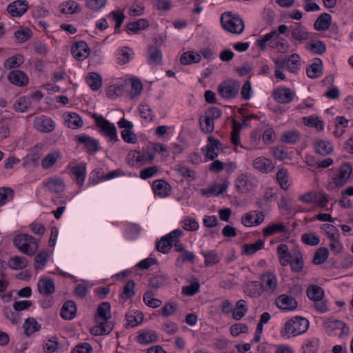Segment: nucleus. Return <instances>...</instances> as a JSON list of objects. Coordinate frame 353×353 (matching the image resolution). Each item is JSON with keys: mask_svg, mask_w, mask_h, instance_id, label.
<instances>
[{"mask_svg": "<svg viewBox=\"0 0 353 353\" xmlns=\"http://www.w3.org/2000/svg\"><path fill=\"white\" fill-rule=\"evenodd\" d=\"M126 322L128 326L132 327L139 325L143 321V314L139 311H130L126 316Z\"/></svg>", "mask_w": 353, "mask_h": 353, "instance_id": "nucleus-50", "label": "nucleus"}, {"mask_svg": "<svg viewBox=\"0 0 353 353\" xmlns=\"http://www.w3.org/2000/svg\"><path fill=\"white\" fill-rule=\"evenodd\" d=\"M77 313V307L75 303L72 301H66L61 310V316L63 319L70 320L72 319Z\"/></svg>", "mask_w": 353, "mask_h": 353, "instance_id": "nucleus-43", "label": "nucleus"}, {"mask_svg": "<svg viewBox=\"0 0 353 353\" xmlns=\"http://www.w3.org/2000/svg\"><path fill=\"white\" fill-rule=\"evenodd\" d=\"M257 180L245 174H240L235 181L236 190L242 194H248L255 190L257 187Z\"/></svg>", "mask_w": 353, "mask_h": 353, "instance_id": "nucleus-10", "label": "nucleus"}, {"mask_svg": "<svg viewBox=\"0 0 353 353\" xmlns=\"http://www.w3.org/2000/svg\"><path fill=\"white\" fill-rule=\"evenodd\" d=\"M302 119L305 125L309 128H314L319 132L323 131L324 123L319 117L315 115H311L303 117Z\"/></svg>", "mask_w": 353, "mask_h": 353, "instance_id": "nucleus-42", "label": "nucleus"}, {"mask_svg": "<svg viewBox=\"0 0 353 353\" xmlns=\"http://www.w3.org/2000/svg\"><path fill=\"white\" fill-rule=\"evenodd\" d=\"M61 158V152L59 150H54L49 152L41 161V166L44 169H49Z\"/></svg>", "mask_w": 353, "mask_h": 353, "instance_id": "nucleus-32", "label": "nucleus"}, {"mask_svg": "<svg viewBox=\"0 0 353 353\" xmlns=\"http://www.w3.org/2000/svg\"><path fill=\"white\" fill-rule=\"evenodd\" d=\"M110 317V305L106 302L101 303L98 307L97 314L95 316V321L99 323H101V321L109 322L108 320Z\"/></svg>", "mask_w": 353, "mask_h": 353, "instance_id": "nucleus-40", "label": "nucleus"}, {"mask_svg": "<svg viewBox=\"0 0 353 353\" xmlns=\"http://www.w3.org/2000/svg\"><path fill=\"white\" fill-rule=\"evenodd\" d=\"M276 180L281 188L283 190H288L292 184L289 173L285 168H281L276 173Z\"/></svg>", "mask_w": 353, "mask_h": 353, "instance_id": "nucleus-52", "label": "nucleus"}, {"mask_svg": "<svg viewBox=\"0 0 353 353\" xmlns=\"http://www.w3.org/2000/svg\"><path fill=\"white\" fill-rule=\"evenodd\" d=\"M49 255L46 251H40L34 257V267L37 270H42L46 267Z\"/></svg>", "mask_w": 353, "mask_h": 353, "instance_id": "nucleus-62", "label": "nucleus"}, {"mask_svg": "<svg viewBox=\"0 0 353 353\" xmlns=\"http://www.w3.org/2000/svg\"><path fill=\"white\" fill-rule=\"evenodd\" d=\"M183 234L181 230L176 229L165 235L157 245L158 251L162 253H168L173 246V243H176Z\"/></svg>", "mask_w": 353, "mask_h": 353, "instance_id": "nucleus-9", "label": "nucleus"}, {"mask_svg": "<svg viewBox=\"0 0 353 353\" xmlns=\"http://www.w3.org/2000/svg\"><path fill=\"white\" fill-rule=\"evenodd\" d=\"M265 246V241L259 239L253 243H245L241 245V253L244 255H252L262 250Z\"/></svg>", "mask_w": 353, "mask_h": 353, "instance_id": "nucleus-34", "label": "nucleus"}, {"mask_svg": "<svg viewBox=\"0 0 353 353\" xmlns=\"http://www.w3.org/2000/svg\"><path fill=\"white\" fill-rule=\"evenodd\" d=\"M147 57L150 64H159L162 59L161 52L157 47H149L147 52Z\"/></svg>", "mask_w": 353, "mask_h": 353, "instance_id": "nucleus-59", "label": "nucleus"}, {"mask_svg": "<svg viewBox=\"0 0 353 353\" xmlns=\"http://www.w3.org/2000/svg\"><path fill=\"white\" fill-rule=\"evenodd\" d=\"M139 111L141 117L148 122H152L154 120L155 115L149 105L141 103L139 106Z\"/></svg>", "mask_w": 353, "mask_h": 353, "instance_id": "nucleus-63", "label": "nucleus"}, {"mask_svg": "<svg viewBox=\"0 0 353 353\" xmlns=\"http://www.w3.org/2000/svg\"><path fill=\"white\" fill-rule=\"evenodd\" d=\"M308 298L314 301H321L324 295L323 290L315 285H310L307 290Z\"/></svg>", "mask_w": 353, "mask_h": 353, "instance_id": "nucleus-56", "label": "nucleus"}, {"mask_svg": "<svg viewBox=\"0 0 353 353\" xmlns=\"http://www.w3.org/2000/svg\"><path fill=\"white\" fill-rule=\"evenodd\" d=\"M291 34L293 39L299 41H305L309 37V32L306 28L299 23H297L294 28H292Z\"/></svg>", "mask_w": 353, "mask_h": 353, "instance_id": "nucleus-51", "label": "nucleus"}, {"mask_svg": "<svg viewBox=\"0 0 353 353\" xmlns=\"http://www.w3.org/2000/svg\"><path fill=\"white\" fill-rule=\"evenodd\" d=\"M221 22L224 30L233 34H241L244 30V23L241 18L232 12L221 15Z\"/></svg>", "mask_w": 353, "mask_h": 353, "instance_id": "nucleus-6", "label": "nucleus"}, {"mask_svg": "<svg viewBox=\"0 0 353 353\" xmlns=\"http://www.w3.org/2000/svg\"><path fill=\"white\" fill-rule=\"evenodd\" d=\"M28 3L24 0H17L10 3L7 7L8 13L12 17L22 16L28 10Z\"/></svg>", "mask_w": 353, "mask_h": 353, "instance_id": "nucleus-22", "label": "nucleus"}, {"mask_svg": "<svg viewBox=\"0 0 353 353\" xmlns=\"http://www.w3.org/2000/svg\"><path fill=\"white\" fill-rule=\"evenodd\" d=\"M134 57L132 49L128 47L119 48L114 52L115 61L119 65H124L129 63Z\"/></svg>", "mask_w": 353, "mask_h": 353, "instance_id": "nucleus-19", "label": "nucleus"}, {"mask_svg": "<svg viewBox=\"0 0 353 353\" xmlns=\"http://www.w3.org/2000/svg\"><path fill=\"white\" fill-rule=\"evenodd\" d=\"M271 154L278 161H282L285 160H293V155L299 156L298 152L294 151L288 152L285 150L280 148L272 147L270 148Z\"/></svg>", "mask_w": 353, "mask_h": 353, "instance_id": "nucleus-35", "label": "nucleus"}, {"mask_svg": "<svg viewBox=\"0 0 353 353\" xmlns=\"http://www.w3.org/2000/svg\"><path fill=\"white\" fill-rule=\"evenodd\" d=\"M265 219V214L262 212L252 210L242 216L241 223L246 228L256 227L261 225Z\"/></svg>", "mask_w": 353, "mask_h": 353, "instance_id": "nucleus-13", "label": "nucleus"}, {"mask_svg": "<svg viewBox=\"0 0 353 353\" xmlns=\"http://www.w3.org/2000/svg\"><path fill=\"white\" fill-rule=\"evenodd\" d=\"M158 340V336L154 331L143 330L137 336V341L143 345L156 342Z\"/></svg>", "mask_w": 353, "mask_h": 353, "instance_id": "nucleus-44", "label": "nucleus"}, {"mask_svg": "<svg viewBox=\"0 0 353 353\" xmlns=\"http://www.w3.org/2000/svg\"><path fill=\"white\" fill-rule=\"evenodd\" d=\"M201 60V55L194 51H187L181 57V62L182 64L188 65L198 63Z\"/></svg>", "mask_w": 353, "mask_h": 353, "instance_id": "nucleus-61", "label": "nucleus"}, {"mask_svg": "<svg viewBox=\"0 0 353 353\" xmlns=\"http://www.w3.org/2000/svg\"><path fill=\"white\" fill-rule=\"evenodd\" d=\"M148 26L149 23L147 19H139L137 21L128 23L127 24V29L133 33H137L138 32L147 28Z\"/></svg>", "mask_w": 353, "mask_h": 353, "instance_id": "nucleus-57", "label": "nucleus"}, {"mask_svg": "<svg viewBox=\"0 0 353 353\" xmlns=\"http://www.w3.org/2000/svg\"><path fill=\"white\" fill-rule=\"evenodd\" d=\"M71 52L77 60L83 61L88 57L90 49L86 42L79 41L72 45Z\"/></svg>", "mask_w": 353, "mask_h": 353, "instance_id": "nucleus-16", "label": "nucleus"}, {"mask_svg": "<svg viewBox=\"0 0 353 353\" xmlns=\"http://www.w3.org/2000/svg\"><path fill=\"white\" fill-rule=\"evenodd\" d=\"M309 325V321L305 318L299 316H293L286 321L281 330V335L283 338L289 339L305 333Z\"/></svg>", "mask_w": 353, "mask_h": 353, "instance_id": "nucleus-3", "label": "nucleus"}, {"mask_svg": "<svg viewBox=\"0 0 353 353\" xmlns=\"http://www.w3.org/2000/svg\"><path fill=\"white\" fill-rule=\"evenodd\" d=\"M274 75L279 80H284V69L294 74L298 73L302 65V60L297 53L291 54L288 59L276 58L274 60Z\"/></svg>", "mask_w": 353, "mask_h": 353, "instance_id": "nucleus-2", "label": "nucleus"}, {"mask_svg": "<svg viewBox=\"0 0 353 353\" xmlns=\"http://www.w3.org/2000/svg\"><path fill=\"white\" fill-rule=\"evenodd\" d=\"M77 139L79 143L84 145L88 153H94L99 150V142L90 137L87 135H80Z\"/></svg>", "mask_w": 353, "mask_h": 353, "instance_id": "nucleus-29", "label": "nucleus"}, {"mask_svg": "<svg viewBox=\"0 0 353 353\" xmlns=\"http://www.w3.org/2000/svg\"><path fill=\"white\" fill-rule=\"evenodd\" d=\"M14 245L22 253L32 256L38 249V242L32 236L19 234L13 240Z\"/></svg>", "mask_w": 353, "mask_h": 353, "instance_id": "nucleus-5", "label": "nucleus"}, {"mask_svg": "<svg viewBox=\"0 0 353 353\" xmlns=\"http://www.w3.org/2000/svg\"><path fill=\"white\" fill-rule=\"evenodd\" d=\"M285 230L286 227L283 223H272L263 229V235L265 237H268L276 234L284 232Z\"/></svg>", "mask_w": 353, "mask_h": 353, "instance_id": "nucleus-37", "label": "nucleus"}, {"mask_svg": "<svg viewBox=\"0 0 353 353\" xmlns=\"http://www.w3.org/2000/svg\"><path fill=\"white\" fill-rule=\"evenodd\" d=\"M314 148L317 153L325 156L330 154L333 151L334 147L331 141L320 139L316 141Z\"/></svg>", "mask_w": 353, "mask_h": 353, "instance_id": "nucleus-41", "label": "nucleus"}, {"mask_svg": "<svg viewBox=\"0 0 353 353\" xmlns=\"http://www.w3.org/2000/svg\"><path fill=\"white\" fill-rule=\"evenodd\" d=\"M127 78L128 79V83L130 82L131 84V89L128 93V97L130 99H134L141 94L143 90V84L138 79L128 77Z\"/></svg>", "mask_w": 353, "mask_h": 353, "instance_id": "nucleus-49", "label": "nucleus"}, {"mask_svg": "<svg viewBox=\"0 0 353 353\" xmlns=\"http://www.w3.org/2000/svg\"><path fill=\"white\" fill-rule=\"evenodd\" d=\"M332 22V17L327 13H323L316 19L314 23V28L318 31L327 30Z\"/></svg>", "mask_w": 353, "mask_h": 353, "instance_id": "nucleus-53", "label": "nucleus"}, {"mask_svg": "<svg viewBox=\"0 0 353 353\" xmlns=\"http://www.w3.org/2000/svg\"><path fill=\"white\" fill-rule=\"evenodd\" d=\"M38 291L43 295L50 294L54 292V281L48 277H41L37 283Z\"/></svg>", "mask_w": 353, "mask_h": 353, "instance_id": "nucleus-27", "label": "nucleus"}, {"mask_svg": "<svg viewBox=\"0 0 353 353\" xmlns=\"http://www.w3.org/2000/svg\"><path fill=\"white\" fill-rule=\"evenodd\" d=\"M245 292L250 296H258L263 291L261 284L257 281H249L245 286Z\"/></svg>", "mask_w": 353, "mask_h": 353, "instance_id": "nucleus-58", "label": "nucleus"}, {"mask_svg": "<svg viewBox=\"0 0 353 353\" xmlns=\"http://www.w3.org/2000/svg\"><path fill=\"white\" fill-rule=\"evenodd\" d=\"M323 72L322 61L319 59L314 60L313 63L307 68V74L311 79L319 77Z\"/></svg>", "mask_w": 353, "mask_h": 353, "instance_id": "nucleus-46", "label": "nucleus"}, {"mask_svg": "<svg viewBox=\"0 0 353 353\" xmlns=\"http://www.w3.org/2000/svg\"><path fill=\"white\" fill-rule=\"evenodd\" d=\"M352 172L350 163L343 164L332 176V181L336 187H342L347 182Z\"/></svg>", "mask_w": 353, "mask_h": 353, "instance_id": "nucleus-12", "label": "nucleus"}, {"mask_svg": "<svg viewBox=\"0 0 353 353\" xmlns=\"http://www.w3.org/2000/svg\"><path fill=\"white\" fill-rule=\"evenodd\" d=\"M128 84V79L126 76L115 80L106 89L107 97L111 99H116L123 97L126 93V85Z\"/></svg>", "mask_w": 353, "mask_h": 353, "instance_id": "nucleus-8", "label": "nucleus"}, {"mask_svg": "<svg viewBox=\"0 0 353 353\" xmlns=\"http://www.w3.org/2000/svg\"><path fill=\"white\" fill-rule=\"evenodd\" d=\"M59 10L64 14H74L81 11V6L74 0H67L59 4Z\"/></svg>", "mask_w": 353, "mask_h": 353, "instance_id": "nucleus-25", "label": "nucleus"}, {"mask_svg": "<svg viewBox=\"0 0 353 353\" xmlns=\"http://www.w3.org/2000/svg\"><path fill=\"white\" fill-rule=\"evenodd\" d=\"M45 188L52 193H59L64 190L63 181L58 177H52L44 183Z\"/></svg>", "mask_w": 353, "mask_h": 353, "instance_id": "nucleus-31", "label": "nucleus"}, {"mask_svg": "<svg viewBox=\"0 0 353 353\" xmlns=\"http://www.w3.org/2000/svg\"><path fill=\"white\" fill-rule=\"evenodd\" d=\"M253 167L262 173H269L274 170L275 165L272 161L264 157H259L253 161Z\"/></svg>", "mask_w": 353, "mask_h": 353, "instance_id": "nucleus-20", "label": "nucleus"}, {"mask_svg": "<svg viewBox=\"0 0 353 353\" xmlns=\"http://www.w3.org/2000/svg\"><path fill=\"white\" fill-rule=\"evenodd\" d=\"M153 191L155 194L165 197L171 192V186L164 180H156L152 184Z\"/></svg>", "mask_w": 353, "mask_h": 353, "instance_id": "nucleus-28", "label": "nucleus"}, {"mask_svg": "<svg viewBox=\"0 0 353 353\" xmlns=\"http://www.w3.org/2000/svg\"><path fill=\"white\" fill-rule=\"evenodd\" d=\"M24 61V57L21 54H17L7 59L4 62V66L7 69L19 68Z\"/></svg>", "mask_w": 353, "mask_h": 353, "instance_id": "nucleus-60", "label": "nucleus"}, {"mask_svg": "<svg viewBox=\"0 0 353 353\" xmlns=\"http://www.w3.org/2000/svg\"><path fill=\"white\" fill-rule=\"evenodd\" d=\"M110 23H114L115 29L121 27L125 19L123 11L121 10H114L106 15Z\"/></svg>", "mask_w": 353, "mask_h": 353, "instance_id": "nucleus-48", "label": "nucleus"}, {"mask_svg": "<svg viewBox=\"0 0 353 353\" xmlns=\"http://www.w3.org/2000/svg\"><path fill=\"white\" fill-rule=\"evenodd\" d=\"M71 172L75 176L77 183L79 185H82L87 175L86 164L82 163L72 166Z\"/></svg>", "mask_w": 353, "mask_h": 353, "instance_id": "nucleus-36", "label": "nucleus"}, {"mask_svg": "<svg viewBox=\"0 0 353 353\" xmlns=\"http://www.w3.org/2000/svg\"><path fill=\"white\" fill-rule=\"evenodd\" d=\"M34 126L41 132H50L54 130L55 123L52 119L41 116L35 118Z\"/></svg>", "mask_w": 353, "mask_h": 353, "instance_id": "nucleus-21", "label": "nucleus"}, {"mask_svg": "<svg viewBox=\"0 0 353 353\" xmlns=\"http://www.w3.org/2000/svg\"><path fill=\"white\" fill-rule=\"evenodd\" d=\"M306 48L314 54H321L325 52V46L324 43L318 40L311 41L306 45Z\"/></svg>", "mask_w": 353, "mask_h": 353, "instance_id": "nucleus-64", "label": "nucleus"}, {"mask_svg": "<svg viewBox=\"0 0 353 353\" xmlns=\"http://www.w3.org/2000/svg\"><path fill=\"white\" fill-rule=\"evenodd\" d=\"M112 330L110 322L101 321V323L95 321V325L90 329V332L94 336H101L109 334Z\"/></svg>", "mask_w": 353, "mask_h": 353, "instance_id": "nucleus-33", "label": "nucleus"}, {"mask_svg": "<svg viewBox=\"0 0 353 353\" xmlns=\"http://www.w3.org/2000/svg\"><path fill=\"white\" fill-rule=\"evenodd\" d=\"M63 123L68 128L78 129L83 126V122L80 116L74 112H65L62 114Z\"/></svg>", "mask_w": 353, "mask_h": 353, "instance_id": "nucleus-18", "label": "nucleus"}, {"mask_svg": "<svg viewBox=\"0 0 353 353\" xmlns=\"http://www.w3.org/2000/svg\"><path fill=\"white\" fill-rule=\"evenodd\" d=\"M154 161L153 154L149 150L148 147L141 150H131L126 158L127 163L134 168H140L149 164Z\"/></svg>", "mask_w": 353, "mask_h": 353, "instance_id": "nucleus-4", "label": "nucleus"}, {"mask_svg": "<svg viewBox=\"0 0 353 353\" xmlns=\"http://www.w3.org/2000/svg\"><path fill=\"white\" fill-rule=\"evenodd\" d=\"M8 81L17 86H24L28 83V76L21 70H13L8 74Z\"/></svg>", "mask_w": 353, "mask_h": 353, "instance_id": "nucleus-26", "label": "nucleus"}, {"mask_svg": "<svg viewBox=\"0 0 353 353\" xmlns=\"http://www.w3.org/2000/svg\"><path fill=\"white\" fill-rule=\"evenodd\" d=\"M94 119L100 133L108 141H116L118 140L117 131L114 123L106 120L101 115H95Z\"/></svg>", "mask_w": 353, "mask_h": 353, "instance_id": "nucleus-7", "label": "nucleus"}, {"mask_svg": "<svg viewBox=\"0 0 353 353\" xmlns=\"http://www.w3.org/2000/svg\"><path fill=\"white\" fill-rule=\"evenodd\" d=\"M24 333L27 336H30L34 332L39 331L41 325L34 318H28L23 323Z\"/></svg>", "mask_w": 353, "mask_h": 353, "instance_id": "nucleus-55", "label": "nucleus"}, {"mask_svg": "<svg viewBox=\"0 0 353 353\" xmlns=\"http://www.w3.org/2000/svg\"><path fill=\"white\" fill-rule=\"evenodd\" d=\"M348 125L349 120L347 119L343 116H336L333 123L330 125L328 128L334 137L339 138L345 134Z\"/></svg>", "mask_w": 353, "mask_h": 353, "instance_id": "nucleus-14", "label": "nucleus"}, {"mask_svg": "<svg viewBox=\"0 0 353 353\" xmlns=\"http://www.w3.org/2000/svg\"><path fill=\"white\" fill-rule=\"evenodd\" d=\"M240 83L236 81L228 79L222 82L219 86L220 95L225 99L235 97L239 93Z\"/></svg>", "mask_w": 353, "mask_h": 353, "instance_id": "nucleus-11", "label": "nucleus"}, {"mask_svg": "<svg viewBox=\"0 0 353 353\" xmlns=\"http://www.w3.org/2000/svg\"><path fill=\"white\" fill-rule=\"evenodd\" d=\"M327 327L333 330H339L338 336L343 339L350 333V328L341 321H330L327 323Z\"/></svg>", "mask_w": 353, "mask_h": 353, "instance_id": "nucleus-38", "label": "nucleus"}, {"mask_svg": "<svg viewBox=\"0 0 353 353\" xmlns=\"http://www.w3.org/2000/svg\"><path fill=\"white\" fill-rule=\"evenodd\" d=\"M319 347V341L316 338L305 340L301 345L302 353H316Z\"/></svg>", "mask_w": 353, "mask_h": 353, "instance_id": "nucleus-54", "label": "nucleus"}, {"mask_svg": "<svg viewBox=\"0 0 353 353\" xmlns=\"http://www.w3.org/2000/svg\"><path fill=\"white\" fill-rule=\"evenodd\" d=\"M85 81L93 91L99 90L102 85V78L101 75L94 72H89L86 75Z\"/></svg>", "mask_w": 353, "mask_h": 353, "instance_id": "nucleus-39", "label": "nucleus"}, {"mask_svg": "<svg viewBox=\"0 0 353 353\" xmlns=\"http://www.w3.org/2000/svg\"><path fill=\"white\" fill-rule=\"evenodd\" d=\"M275 303L276 307L283 312L293 311L298 306L296 300L294 297L287 294L279 296L275 300Z\"/></svg>", "mask_w": 353, "mask_h": 353, "instance_id": "nucleus-15", "label": "nucleus"}, {"mask_svg": "<svg viewBox=\"0 0 353 353\" xmlns=\"http://www.w3.org/2000/svg\"><path fill=\"white\" fill-rule=\"evenodd\" d=\"M229 182L224 181L222 183H215L208 189H203L202 194L208 196H219L224 193L229 187Z\"/></svg>", "mask_w": 353, "mask_h": 353, "instance_id": "nucleus-30", "label": "nucleus"}, {"mask_svg": "<svg viewBox=\"0 0 353 353\" xmlns=\"http://www.w3.org/2000/svg\"><path fill=\"white\" fill-rule=\"evenodd\" d=\"M289 30L288 26L280 25L276 29L265 34L258 39L254 45L261 50H265L268 47L273 50L280 52H285L289 49L288 41L282 36Z\"/></svg>", "mask_w": 353, "mask_h": 353, "instance_id": "nucleus-1", "label": "nucleus"}, {"mask_svg": "<svg viewBox=\"0 0 353 353\" xmlns=\"http://www.w3.org/2000/svg\"><path fill=\"white\" fill-rule=\"evenodd\" d=\"M277 252L279 256L280 262L283 265H287L292 261L293 256L289 252L288 248L285 244H281L277 248Z\"/></svg>", "mask_w": 353, "mask_h": 353, "instance_id": "nucleus-45", "label": "nucleus"}, {"mask_svg": "<svg viewBox=\"0 0 353 353\" xmlns=\"http://www.w3.org/2000/svg\"><path fill=\"white\" fill-rule=\"evenodd\" d=\"M262 290L268 292H274L277 288V279L276 276L272 273H265L261 277Z\"/></svg>", "mask_w": 353, "mask_h": 353, "instance_id": "nucleus-23", "label": "nucleus"}, {"mask_svg": "<svg viewBox=\"0 0 353 353\" xmlns=\"http://www.w3.org/2000/svg\"><path fill=\"white\" fill-rule=\"evenodd\" d=\"M148 149L153 154L154 159H155L156 154H159L162 161H165L169 156L168 147L164 144L154 143L152 144V147H148Z\"/></svg>", "mask_w": 353, "mask_h": 353, "instance_id": "nucleus-47", "label": "nucleus"}, {"mask_svg": "<svg viewBox=\"0 0 353 353\" xmlns=\"http://www.w3.org/2000/svg\"><path fill=\"white\" fill-rule=\"evenodd\" d=\"M273 97L279 103H289L294 100L296 94L288 88L279 87L273 92Z\"/></svg>", "mask_w": 353, "mask_h": 353, "instance_id": "nucleus-17", "label": "nucleus"}, {"mask_svg": "<svg viewBox=\"0 0 353 353\" xmlns=\"http://www.w3.org/2000/svg\"><path fill=\"white\" fill-rule=\"evenodd\" d=\"M208 143L206 145L205 156L209 160H213L219 154L221 142L212 137H208Z\"/></svg>", "mask_w": 353, "mask_h": 353, "instance_id": "nucleus-24", "label": "nucleus"}]
</instances>
